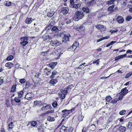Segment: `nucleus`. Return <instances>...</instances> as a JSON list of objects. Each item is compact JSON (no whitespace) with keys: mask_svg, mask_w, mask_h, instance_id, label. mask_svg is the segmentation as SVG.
I'll return each mask as SVG.
<instances>
[{"mask_svg":"<svg viewBox=\"0 0 132 132\" xmlns=\"http://www.w3.org/2000/svg\"><path fill=\"white\" fill-rule=\"evenodd\" d=\"M75 15L73 17V20L76 21H78L81 19L84 16V14L83 12L81 11H79L75 13Z\"/></svg>","mask_w":132,"mask_h":132,"instance_id":"f257e3e1","label":"nucleus"},{"mask_svg":"<svg viewBox=\"0 0 132 132\" xmlns=\"http://www.w3.org/2000/svg\"><path fill=\"white\" fill-rule=\"evenodd\" d=\"M74 110V108H73V109H71L70 110L65 109L62 110V113H64V114L63 115V117L68 116L69 114L72 111V110Z\"/></svg>","mask_w":132,"mask_h":132,"instance_id":"f03ea898","label":"nucleus"},{"mask_svg":"<svg viewBox=\"0 0 132 132\" xmlns=\"http://www.w3.org/2000/svg\"><path fill=\"white\" fill-rule=\"evenodd\" d=\"M50 42L53 44V46H55L60 45L61 44L60 42L58 41L57 40L56 41L52 40L51 41H50Z\"/></svg>","mask_w":132,"mask_h":132,"instance_id":"7ed1b4c3","label":"nucleus"},{"mask_svg":"<svg viewBox=\"0 0 132 132\" xmlns=\"http://www.w3.org/2000/svg\"><path fill=\"white\" fill-rule=\"evenodd\" d=\"M69 9L67 7H63L61 9V12L63 14H66L68 12Z\"/></svg>","mask_w":132,"mask_h":132,"instance_id":"20e7f679","label":"nucleus"},{"mask_svg":"<svg viewBox=\"0 0 132 132\" xmlns=\"http://www.w3.org/2000/svg\"><path fill=\"white\" fill-rule=\"evenodd\" d=\"M128 90L127 89V88L125 87L121 90L120 93V94H122L124 96L128 93Z\"/></svg>","mask_w":132,"mask_h":132,"instance_id":"39448f33","label":"nucleus"},{"mask_svg":"<svg viewBox=\"0 0 132 132\" xmlns=\"http://www.w3.org/2000/svg\"><path fill=\"white\" fill-rule=\"evenodd\" d=\"M96 28L100 30L101 31H103L105 30V28L103 25L98 24L96 26Z\"/></svg>","mask_w":132,"mask_h":132,"instance_id":"423d86ee","label":"nucleus"},{"mask_svg":"<svg viewBox=\"0 0 132 132\" xmlns=\"http://www.w3.org/2000/svg\"><path fill=\"white\" fill-rule=\"evenodd\" d=\"M70 36V35L68 34L64 35L62 39V42H65L69 41V37Z\"/></svg>","mask_w":132,"mask_h":132,"instance_id":"0eeeda50","label":"nucleus"},{"mask_svg":"<svg viewBox=\"0 0 132 132\" xmlns=\"http://www.w3.org/2000/svg\"><path fill=\"white\" fill-rule=\"evenodd\" d=\"M81 4L80 3L75 4L73 5L72 7L77 9H81L82 8Z\"/></svg>","mask_w":132,"mask_h":132,"instance_id":"6e6552de","label":"nucleus"},{"mask_svg":"<svg viewBox=\"0 0 132 132\" xmlns=\"http://www.w3.org/2000/svg\"><path fill=\"white\" fill-rule=\"evenodd\" d=\"M88 129L92 131H94L96 129V126L94 124L89 125L87 127Z\"/></svg>","mask_w":132,"mask_h":132,"instance_id":"1a4fd4ad","label":"nucleus"},{"mask_svg":"<svg viewBox=\"0 0 132 132\" xmlns=\"http://www.w3.org/2000/svg\"><path fill=\"white\" fill-rule=\"evenodd\" d=\"M117 20L119 23H122L124 21L123 17L120 16H118L117 18Z\"/></svg>","mask_w":132,"mask_h":132,"instance_id":"9d476101","label":"nucleus"},{"mask_svg":"<svg viewBox=\"0 0 132 132\" xmlns=\"http://www.w3.org/2000/svg\"><path fill=\"white\" fill-rule=\"evenodd\" d=\"M73 86V85H69L67 87V88L66 89V90H64L65 91V94H67L68 92H69L70 91Z\"/></svg>","mask_w":132,"mask_h":132,"instance_id":"9b49d317","label":"nucleus"},{"mask_svg":"<svg viewBox=\"0 0 132 132\" xmlns=\"http://www.w3.org/2000/svg\"><path fill=\"white\" fill-rule=\"evenodd\" d=\"M33 21V19L32 18H27L25 20V23L27 24L31 23Z\"/></svg>","mask_w":132,"mask_h":132,"instance_id":"f8f14e48","label":"nucleus"},{"mask_svg":"<svg viewBox=\"0 0 132 132\" xmlns=\"http://www.w3.org/2000/svg\"><path fill=\"white\" fill-rule=\"evenodd\" d=\"M51 106L50 105H47L45 106H43L42 109V110H47L48 109H51Z\"/></svg>","mask_w":132,"mask_h":132,"instance_id":"ddd939ff","label":"nucleus"},{"mask_svg":"<svg viewBox=\"0 0 132 132\" xmlns=\"http://www.w3.org/2000/svg\"><path fill=\"white\" fill-rule=\"evenodd\" d=\"M82 11L85 13H88L89 12V10L88 7H84L82 8Z\"/></svg>","mask_w":132,"mask_h":132,"instance_id":"4468645a","label":"nucleus"},{"mask_svg":"<svg viewBox=\"0 0 132 132\" xmlns=\"http://www.w3.org/2000/svg\"><path fill=\"white\" fill-rule=\"evenodd\" d=\"M14 66V64L13 63L11 62H8L6 63L5 65V66L7 67H10L11 68L13 67Z\"/></svg>","mask_w":132,"mask_h":132,"instance_id":"2eb2a0df","label":"nucleus"},{"mask_svg":"<svg viewBox=\"0 0 132 132\" xmlns=\"http://www.w3.org/2000/svg\"><path fill=\"white\" fill-rule=\"evenodd\" d=\"M57 64V63L56 62H52L49 65L51 68L53 69Z\"/></svg>","mask_w":132,"mask_h":132,"instance_id":"dca6fc26","label":"nucleus"},{"mask_svg":"<svg viewBox=\"0 0 132 132\" xmlns=\"http://www.w3.org/2000/svg\"><path fill=\"white\" fill-rule=\"evenodd\" d=\"M44 72H45L46 75L45 76H48V75L49 74V73H51V72H50L51 70H49L47 68L44 69Z\"/></svg>","mask_w":132,"mask_h":132,"instance_id":"f3484780","label":"nucleus"},{"mask_svg":"<svg viewBox=\"0 0 132 132\" xmlns=\"http://www.w3.org/2000/svg\"><path fill=\"white\" fill-rule=\"evenodd\" d=\"M20 97H15L14 99V101L16 103H19L20 102L21 99Z\"/></svg>","mask_w":132,"mask_h":132,"instance_id":"a211bd4d","label":"nucleus"},{"mask_svg":"<svg viewBox=\"0 0 132 132\" xmlns=\"http://www.w3.org/2000/svg\"><path fill=\"white\" fill-rule=\"evenodd\" d=\"M126 128L125 127L120 126L119 128V130L121 132H124L126 130Z\"/></svg>","mask_w":132,"mask_h":132,"instance_id":"6ab92c4d","label":"nucleus"},{"mask_svg":"<svg viewBox=\"0 0 132 132\" xmlns=\"http://www.w3.org/2000/svg\"><path fill=\"white\" fill-rule=\"evenodd\" d=\"M58 73L57 71H54L52 72V75L50 77L51 79L53 78L54 77L55 75H56V74Z\"/></svg>","mask_w":132,"mask_h":132,"instance_id":"aec40b11","label":"nucleus"},{"mask_svg":"<svg viewBox=\"0 0 132 132\" xmlns=\"http://www.w3.org/2000/svg\"><path fill=\"white\" fill-rule=\"evenodd\" d=\"M22 42H20V44L23 46H25L28 43V42L27 41L24 40H22Z\"/></svg>","mask_w":132,"mask_h":132,"instance_id":"412c9836","label":"nucleus"},{"mask_svg":"<svg viewBox=\"0 0 132 132\" xmlns=\"http://www.w3.org/2000/svg\"><path fill=\"white\" fill-rule=\"evenodd\" d=\"M30 94V93H27L26 95L24 98H26L28 100H30L31 99L32 97V96L29 97V95Z\"/></svg>","mask_w":132,"mask_h":132,"instance_id":"4be33fe9","label":"nucleus"},{"mask_svg":"<svg viewBox=\"0 0 132 132\" xmlns=\"http://www.w3.org/2000/svg\"><path fill=\"white\" fill-rule=\"evenodd\" d=\"M58 30V28L55 26H53L51 29L52 31H54L55 32L57 31Z\"/></svg>","mask_w":132,"mask_h":132,"instance_id":"5701e85b","label":"nucleus"},{"mask_svg":"<svg viewBox=\"0 0 132 132\" xmlns=\"http://www.w3.org/2000/svg\"><path fill=\"white\" fill-rule=\"evenodd\" d=\"M14 124L12 122H11L9 125L8 130H10V129H12L13 127Z\"/></svg>","mask_w":132,"mask_h":132,"instance_id":"b1692460","label":"nucleus"},{"mask_svg":"<svg viewBox=\"0 0 132 132\" xmlns=\"http://www.w3.org/2000/svg\"><path fill=\"white\" fill-rule=\"evenodd\" d=\"M88 3L90 5H93L95 2V0H88Z\"/></svg>","mask_w":132,"mask_h":132,"instance_id":"393cba45","label":"nucleus"},{"mask_svg":"<svg viewBox=\"0 0 132 132\" xmlns=\"http://www.w3.org/2000/svg\"><path fill=\"white\" fill-rule=\"evenodd\" d=\"M34 103L35 104L37 105H39L43 104L42 101H35Z\"/></svg>","mask_w":132,"mask_h":132,"instance_id":"a878e982","label":"nucleus"},{"mask_svg":"<svg viewBox=\"0 0 132 132\" xmlns=\"http://www.w3.org/2000/svg\"><path fill=\"white\" fill-rule=\"evenodd\" d=\"M16 86L15 85H13L11 89V92H14L16 91Z\"/></svg>","mask_w":132,"mask_h":132,"instance_id":"bb28decb","label":"nucleus"},{"mask_svg":"<svg viewBox=\"0 0 132 132\" xmlns=\"http://www.w3.org/2000/svg\"><path fill=\"white\" fill-rule=\"evenodd\" d=\"M23 91L22 90H21V91H20L19 92H18V97L20 98H21L23 96Z\"/></svg>","mask_w":132,"mask_h":132,"instance_id":"cd10ccee","label":"nucleus"},{"mask_svg":"<svg viewBox=\"0 0 132 132\" xmlns=\"http://www.w3.org/2000/svg\"><path fill=\"white\" fill-rule=\"evenodd\" d=\"M47 120L49 121H52L55 120L54 118L50 116H48L47 117Z\"/></svg>","mask_w":132,"mask_h":132,"instance_id":"c85d7f7f","label":"nucleus"},{"mask_svg":"<svg viewBox=\"0 0 132 132\" xmlns=\"http://www.w3.org/2000/svg\"><path fill=\"white\" fill-rule=\"evenodd\" d=\"M54 14L53 12H48L47 13V16L48 17H51Z\"/></svg>","mask_w":132,"mask_h":132,"instance_id":"c756f323","label":"nucleus"},{"mask_svg":"<svg viewBox=\"0 0 132 132\" xmlns=\"http://www.w3.org/2000/svg\"><path fill=\"white\" fill-rule=\"evenodd\" d=\"M45 128L44 127H40L38 129V132H44Z\"/></svg>","mask_w":132,"mask_h":132,"instance_id":"7c9ffc66","label":"nucleus"},{"mask_svg":"<svg viewBox=\"0 0 132 132\" xmlns=\"http://www.w3.org/2000/svg\"><path fill=\"white\" fill-rule=\"evenodd\" d=\"M77 47L75 46H74L73 45H72L71 47L70 48H68V50L70 51H73Z\"/></svg>","mask_w":132,"mask_h":132,"instance_id":"2f4dec72","label":"nucleus"},{"mask_svg":"<svg viewBox=\"0 0 132 132\" xmlns=\"http://www.w3.org/2000/svg\"><path fill=\"white\" fill-rule=\"evenodd\" d=\"M132 75V71L129 72L125 76V78H127L130 77Z\"/></svg>","mask_w":132,"mask_h":132,"instance_id":"473e14b6","label":"nucleus"},{"mask_svg":"<svg viewBox=\"0 0 132 132\" xmlns=\"http://www.w3.org/2000/svg\"><path fill=\"white\" fill-rule=\"evenodd\" d=\"M77 29L78 30H83L84 29V27L82 25H81L80 26H78L77 27Z\"/></svg>","mask_w":132,"mask_h":132,"instance_id":"72a5a7b5","label":"nucleus"},{"mask_svg":"<svg viewBox=\"0 0 132 132\" xmlns=\"http://www.w3.org/2000/svg\"><path fill=\"white\" fill-rule=\"evenodd\" d=\"M28 38L26 37H22L20 39V40H21V41L24 40L27 41L28 40Z\"/></svg>","mask_w":132,"mask_h":132,"instance_id":"f704fd0d","label":"nucleus"},{"mask_svg":"<svg viewBox=\"0 0 132 132\" xmlns=\"http://www.w3.org/2000/svg\"><path fill=\"white\" fill-rule=\"evenodd\" d=\"M13 58V56L12 55H11L7 57L6 60L7 61L11 60H12Z\"/></svg>","mask_w":132,"mask_h":132,"instance_id":"c9c22d12","label":"nucleus"},{"mask_svg":"<svg viewBox=\"0 0 132 132\" xmlns=\"http://www.w3.org/2000/svg\"><path fill=\"white\" fill-rule=\"evenodd\" d=\"M37 124V122L36 121H33L31 123V126L35 127Z\"/></svg>","mask_w":132,"mask_h":132,"instance_id":"e433bc0d","label":"nucleus"},{"mask_svg":"<svg viewBox=\"0 0 132 132\" xmlns=\"http://www.w3.org/2000/svg\"><path fill=\"white\" fill-rule=\"evenodd\" d=\"M26 79L25 78H24L23 79H20L19 82L21 83L22 84H23L26 82Z\"/></svg>","mask_w":132,"mask_h":132,"instance_id":"4c0bfd02","label":"nucleus"},{"mask_svg":"<svg viewBox=\"0 0 132 132\" xmlns=\"http://www.w3.org/2000/svg\"><path fill=\"white\" fill-rule=\"evenodd\" d=\"M126 112V111L125 110H123L121 111L119 113V114L120 115H123L125 114Z\"/></svg>","mask_w":132,"mask_h":132,"instance_id":"58836bf2","label":"nucleus"},{"mask_svg":"<svg viewBox=\"0 0 132 132\" xmlns=\"http://www.w3.org/2000/svg\"><path fill=\"white\" fill-rule=\"evenodd\" d=\"M112 98L111 97L109 96H107L106 97V101L109 102L112 99Z\"/></svg>","mask_w":132,"mask_h":132,"instance_id":"ea45409f","label":"nucleus"},{"mask_svg":"<svg viewBox=\"0 0 132 132\" xmlns=\"http://www.w3.org/2000/svg\"><path fill=\"white\" fill-rule=\"evenodd\" d=\"M99 60V59H97L96 60H94V61H93V64L95 63H96L97 65H99V62H100Z\"/></svg>","mask_w":132,"mask_h":132,"instance_id":"a19ab883","label":"nucleus"},{"mask_svg":"<svg viewBox=\"0 0 132 132\" xmlns=\"http://www.w3.org/2000/svg\"><path fill=\"white\" fill-rule=\"evenodd\" d=\"M132 18L131 17L130 15H128L126 18V21H129L131 20Z\"/></svg>","mask_w":132,"mask_h":132,"instance_id":"79ce46f5","label":"nucleus"},{"mask_svg":"<svg viewBox=\"0 0 132 132\" xmlns=\"http://www.w3.org/2000/svg\"><path fill=\"white\" fill-rule=\"evenodd\" d=\"M51 23H50V24L48 25V27L45 29L46 30H48L50 29L52 26V25H51Z\"/></svg>","mask_w":132,"mask_h":132,"instance_id":"37998d69","label":"nucleus"},{"mask_svg":"<svg viewBox=\"0 0 132 132\" xmlns=\"http://www.w3.org/2000/svg\"><path fill=\"white\" fill-rule=\"evenodd\" d=\"M117 102V100L116 99H115L113 100H112L110 102L111 103H112L113 104H114L115 103H116Z\"/></svg>","mask_w":132,"mask_h":132,"instance_id":"c03bdc74","label":"nucleus"},{"mask_svg":"<svg viewBox=\"0 0 132 132\" xmlns=\"http://www.w3.org/2000/svg\"><path fill=\"white\" fill-rule=\"evenodd\" d=\"M65 127L64 126H62L61 127V128H60V131L61 132V131L62 132L63 131V132H64V130L65 129Z\"/></svg>","mask_w":132,"mask_h":132,"instance_id":"a18cd8bd","label":"nucleus"},{"mask_svg":"<svg viewBox=\"0 0 132 132\" xmlns=\"http://www.w3.org/2000/svg\"><path fill=\"white\" fill-rule=\"evenodd\" d=\"M83 117V116L82 115H79L78 116V119L80 121H82V119Z\"/></svg>","mask_w":132,"mask_h":132,"instance_id":"49530a36","label":"nucleus"},{"mask_svg":"<svg viewBox=\"0 0 132 132\" xmlns=\"http://www.w3.org/2000/svg\"><path fill=\"white\" fill-rule=\"evenodd\" d=\"M114 7V6L113 5H112L109 6L108 9V11H111L112 10Z\"/></svg>","mask_w":132,"mask_h":132,"instance_id":"de8ad7c7","label":"nucleus"},{"mask_svg":"<svg viewBox=\"0 0 132 132\" xmlns=\"http://www.w3.org/2000/svg\"><path fill=\"white\" fill-rule=\"evenodd\" d=\"M52 105L53 106L56 107L57 105V104L56 102H54L52 103Z\"/></svg>","mask_w":132,"mask_h":132,"instance_id":"09e8293b","label":"nucleus"},{"mask_svg":"<svg viewBox=\"0 0 132 132\" xmlns=\"http://www.w3.org/2000/svg\"><path fill=\"white\" fill-rule=\"evenodd\" d=\"M114 0H111L108 1V4H111L114 3Z\"/></svg>","mask_w":132,"mask_h":132,"instance_id":"8fccbe9b","label":"nucleus"},{"mask_svg":"<svg viewBox=\"0 0 132 132\" xmlns=\"http://www.w3.org/2000/svg\"><path fill=\"white\" fill-rule=\"evenodd\" d=\"M132 127V121H130L128 123V127L130 128Z\"/></svg>","mask_w":132,"mask_h":132,"instance_id":"3c124183","label":"nucleus"},{"mask_svg":"<svg viewBox=\"0 0 132 132\" xmlns=\"http://www.w3.org/2000/svg\"><path fill=\"white\" fill-rule=\"evenodd\" d=\"M30 86V84L29 82H27L25 86L27 88H28Z\"/></svg>","mask_w":132,"mask_h":132,"instance_id":"603ef678","label":"nucleus"},{"mask_svg":"<svg viewBox=\"0 0 132 132\" xmlns=\"http://www.w3.org/2000/svg\"><path fill=\"white\" fill-rule=\"evenodd\" d=\"M65 94H61L60 98L62 99H64L65 97Z\"/></svg>","mask_w":132,"mask_h":132,"instance_id":"864d4df0","label":"nucleus"},{"mask_svg":"<svg viewBox=\"0 0 132 132\" xmlns=\"http://www.w3.org/2000/svg\"><path fill=\"white\" fill-rule=\"evenodd\" d=\"M94 15V14L93 13H90L89 14H88V16L89 17V18H91L92 17V16H93Z\"/></svg>","mask_w":132,"mask_h":132,"instance_id":"5fc2aeb1","label":"nucleus"},{"mask_svg":"<svg viewBox=\"0 0 132 132\" xmlns=\"http://www.w3.org/2000/svg\"><path fill=\"white\" fill-rule=\"evenodd\" d=\"M70 3L71 4V6H73V5L74 4V2L73 0H70Z\"/></svg>","mask_w":132,"mask_h":132,"instance_id":"6e6d98bb","label":"nucleus"},{"mask_svg":"<svg viewBox=\"0 0 132 132\" xmlns=\"http://www.w3.org/2000/svg\"><path fill=\"white\" fill-rule=\"evenodd\" d=\"M73 130V128L72 127H71L69 128L68 130V132H71Z\"/></svg>","mask_w":132,"mask_h":132,"instance_id":"4d7b16f0","label":"nucleus"},{"mask_svg":"<svg viewBox=\"0 0 132 132\" xmlns=\"http://www.w3.org/2000/svg\"><path fill=\"white\" fill-rule=\"evenodd\" d=\"M78 43L77 42H75L72 45H73L74 46H75L77 47V46H78Z\"/></svg>","mask_w":132,"mask_h":132,"instance_id":"13d9d810","label":"nucleus"},{"mask_svg":"<svg viewBox=\"0 0 132 132\" xmlns=\"http://www.w3.org/2000/svg\"><path fill=\"white\" fill-rule=\"evenodd\" d=\"M50 83L53 85L55 84V83L54 82L53 79L50 80Z\"/></svg>","mask_w":132,"mask_h":132,"instance_id":"bf43d9fd","label":"nucleus"},{"mask_svg":"<svg viewBox=\"0 0 132 132\" xmlns=\"http://www.w3.org/2000/svg\"><path fill=\"white\" fill-rule=\"evenodd\" d=\"M123 97L121 96H119L118 98L117 99V100L118 101H119L120 100H121L122 99Z\"/></svg>","mask_w":132,"mask_h":132,"instance_id":"052dcab7","label":"nucleus"},{"mask_svg":"<svg viewBox=\"0 0 132 132\" xmlns=\"http://www.w3.org/2000/svg\"><path fill=\"white\" fill-rule=\"evenodd\" d=\"M120 55L118 56H117L115 58V60H119L120 59Z\"/></svg>","mask_w":132,"mask_h":132,"instance_id":"680f3d73","label":"nucleus"},{"mask_svg":"<svg viewBox=\"0 0 132 132\" xmlns=\"http://www.w3.org/2000/svg\"><path fill=\"white\" fill-rule=\"evenodd\" d=\"M117 30H110V32L112 33H116L117 31Z\"/></svg>","mask_w":132,"mask_h":132,"instance_id":"e2e57ef3","label":"nucleus"},{"mask_svg":"<svg viewBox=\"0 0 132 132\" xmlns=\"http://www.w3.org/2000/svg\"><path fill=\"white\" fill-rule=\"evenodd\" d=\"M110 38V36H105L104 37H102V38L103 39V40L105 39H107L109 38Z\"/></svg>","mask_w":132,"mask_h":132,"instance_id":"0e129e2a","label":"nucleus"},{"mask_svg":"<svg viewBox=\"0 0 132 132\" xmlns=\"http://www.w3.org/2000/svg\"><path fill=\"white\" fill-rule=\"evenodd\" d=\"M132 52V51L131 50H128L127 51L126 53H129L130 54H131V53Z\"/></svg>","mask_w":132,"mask_h":132,"instance_id":"69168bd1","label":"nucleus"},{"mask_svg":"<svg viewBox=\"0 0 132 132\" xmlns=\"http://www.w3.org/2000/svg\"><path fill=\"white\" fill-rule=\"evenodd\" d=\"M35 31L36 32H38L39 31V28L38 27L35 28Z\"/></svg>","mask_w":132,"mask_h":132,"instance_id":"338daca9","label":"nucleus"},{"mask_svg":"<svg viewBox=\"0 0 132 132\" xmlns=\"http://www.w3.org/2000/svg\"><path fill=\"white\" fill-rule=\"evenodd\" d=\"M11 4V2H8V3H6V5L7 6H10Z\"/></svg>","mask_w":132,"mask_h":132,"instance_id":"774afa93","label":"nucleus"}]
</instances>
